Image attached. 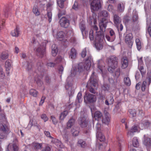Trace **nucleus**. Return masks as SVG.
Wrapping results in <instances>:
<instances>
[{"mask_svg":"<svg viewBox=\"0 0 151 151\" xmlns=\"http://www.w3.org/2000/svg\"><path fill=\"white\" fill-rule=\"evenodd\" d=\"M147 82L146 81H144L143 82L141 86V89L142 91H144L146 87Z\"/></svg>","mask_w":151,"mask_h":151,"instance_id":"nucleus-54","label":"nucleus"},{"mask_svg":"<svg viewBox=\"0 0 151 151\" xmlns=\"http://www.w3.org/2000/svg\"><path fill=\"white\" fill-rule=\"evenodd\" d=\"M96 136L98 139L100 141H104L105 139L104 135L101 132H98L97 133Z\"/></svg>","mask_w":151,"mask_h":151,"instance_id":"nucleus-29","label":"nucleus"},{"mask_svg":"<svg viewBox=\"0 0 151 151\" xmlns=\"http://www.w3.org/2000/svg\"><path fill=\"white\" fill-rule=\"evenodd\" d=\"M93 118L99 122H101L103 118L102 113L100 111H96L93 116Z\"/></svg>","mask_w":151,"mask_h":151,"instance_id":"nucleus-18","label":"nucleus"},{"mask_svg":"<svg viewBox=\"0 0 151 151\" xmlns=\"http://www.w3.org/2000/svg\"><path fill=\"white\" fill-rule=\"evenodd\" d=\"M102 15L103 17L99 23V25L100 30L104 31L106 27V24L109 21V16L107 12L106 11L102 12Z\"/></svg>","mask_w":151,"mask_h":151,"instance_id":"nucleus-5","label":"nucleus"},{"mask_svg":"<svg viewBox=\"0 0 151 151\" xmlns=\"http://www.w3.org/2000/svg\"><path fill=\"white\" fill-rule=\"evenodd\" d=\"M41 118L43 119L45 122L48 120V119L45 114H43L41 116Z\"/></svg>","mask_w":151,"mask_h":151,"instance_id":"nucleus-55","label":"nucleus"},{"mask_svg":"<svg viewBox=\"0 0 151 151\" xmlns=\"http://www.w3.org/2000/svg\"><path fill=\"white\" fill-rule=\"evenodd\" d=\"M102 89L105 92H107L109 90V86L106 83H104L102 86Z\"/></svg>","mask_w":151,"mask_h":151,"instance_id":"nucleus-42","label":"nucleus"},{"mask_svg":"<svg viewBox=\"0 0 151 151\" xmlns=\"http://www.w3.org/2000/svg\"><path fill=\"white\" fill-rule=\"evenodd\" d=\"M101 125L100 124H99L98 122H97L96 125L95 126V128L97 130V133L98 132H100V131L101 129Z\"/></svg>","mask_w":151,"mask_h":151,"instance_id":"nucleus-52","label":"nucleus"},{"mask_svg":"<svg viewBox=\"0 0 151 151\" xmlns=\"http://www.w3.org/2000/svg\"><path fill=\"white\" fill-rule=\"evenodd\" d=\"M65 0H58L57 1V4L61 8H63L64 7V2Z\"/></svg>","mask_w":151,"mask_h":151,"instance_id":"nucleus-44","label":"nucleus"},{"mask_svg":"<svg viewBox=\"0 0 151 151\" xmlns=\"http://www.w3.org/2000/svg\"><path fill=\"white\" fill-rule=\"evenodd\" d=\"M36 124H37V123L35 120H30L27 126V128L28 129H30L32 125L36 126Z\"/></svg>","mask_w":151,"mask_h":151,"instance_id":"nucleus-36","label":"nucleus"},{"mask_svg":"<svg viewBox=\"0 0 151 151\" xmlns=\"http://www.w3.org/2000/svg\"><path fill=\"white\" fill-rule=\"evenodd\" d=\"M132 142L133 145L134 147H137L139 146V143L137 137H134L133 138Z\"/></svg>","mask_w":151,"mask_h":151,"instance_id":"nucleus-41","label":"nucleus"},{"mask_svg":"<svg viewBox=\"0 0 151 151\" xmlns=\"http://www.w3.org/2000/svg\"><path fill=\"white\" fill-rule=\"evenodd\" d=\"M135 42L137 48L138 50H139L142 47V43L139 39H136Z\"/></svg>","mask_w":151,"mask_h":151,"instance_id":"nucleus-33","label":"nucleus"},{"mask_svg":"<svg viewBox=\"0 0 151 151\" xmlns=\"http://www.w3.org/2000/svg\"><path fill=\"white\" fill-rule=\"evenodd\" d=\"M150 125V123L147 120L141 122L139 124L138 127L137 125H134L130 129L127 130V135L128 137H131L134 135V132H139V129L147 128L149 127Z\"/></svg>","mask_w":151,"mask_h":151,"instance_id":"nucleus-3","label":"nucleus"},{"mask_svg":"<svg viewBox=\"0 0 151 151\" xmlns=\"http://www.w3.org/2000/svg\"><path fill=\"white\" fill-rule=\"evenodd\" d=\"M93 61L92 57L90 55H87L84 65L80 63L77 67H73L71 71V76H69L66 80L65 88L66 92L70 96L73 94L76 88L73 81V78L77 73V72H81L84 69L88 70L89 69L91 62Z\"/></svg>","mask_w":151,"mask_h":151,"instance_id":"nucleus-1","label":"nucleus"},{"mask_svg":"<svg viewBox=\"0 0 151 151\" xmlns=\"http://www.w3.org/2000/svg\"><path fill=\"white\" fill-rule=\"evenodd\" d=\"M129 112L130 114V116L133 117L135 116L136 114V111L134 109H130L129 110Z\"/></svg>","mask_w":151,"mask_h":151,"instance_id":"nucleus-46","label":"nucleus"},{"mask_svg":"<svg viewBox=\"0 0 151 151\" xmlns=\"http://www.w3.org/2000/svg\"><path fill=\"white\" fill-rule=\"evenodd\" d=\"M147 79H148L149 83L151 82V72H148L147 73Z\"/></svg>","mask_w":151,"mask_h":151,"instance_id":"nucleus-60","label":"nucleus"},{"mask_svg":"<svg viewBox=\"0 0 151 151\" xmlns=\"http://www.w3.org/2000/svg\"><path fill=\"white\" fill-rule=\"evenodd\" d=\"M68 114V111H65L62 113L60 115L59 119L61 120H63Z\"/></svg>","mask_w":151,"mask_h":151,"instance_id":"nucleus-37","label":"nucleus"},{"mask_svg":"<svg viewBox=\"0 0 151 151\" xmlns=\"http://www.w3.org/2000/svg\"><path fill=\"white\" fill-rule=\"evenodd\" d=\"M8 53L7 52H3L1 55V58L3 60H5L8 58Z\"/></svg>","mask_w":151,"mask_h":151,"instance_id":"nucleus-43","label":"nucleus"},{"mask_svg":"<svg viewBox=\"0 0 151 151\" xmlns=\"http://www.w3.org/2000/svg\"><path fill=\"white\" fill-rule=\"evenodd\" d=\"M122 67L123 68H126L128 66V61L126 58H123L122 60Z\"/></svg>","mask_w":151,"mask_h":151,"instance_id":"nucleus-31","label":"nucleus"},{"mask_svg":"<svg viewBox=\"0 0 151 151\" xmlns=\"http://www.w3.org/2000/svg\"><path fill=\"white\" fill-rule=\"evenodd\" d=\"M51 119L52 120V122L54 124H57V121L54 116H51Z\"/></svg>","mask_w":151,"mask_h":151,"instance_id":"nucleus-56","label":"nucleus"},{"mask_svg":"<svg viewBox=\"0 0 151 151\" xmlns=\"http://www.w3.org/2000/svg\"><path fill=\"white\" fill-rule=\"evenodd\" d=\"M114 22L116 27L119 29V26L121 22L120 17L116 15H114Z\"/></svg>","mask_w":151,"mask_h":151,"instance_id":"nucleus-24","label":"nucleus"},{"mask_svg":"<svg viewBox=\"0 0 151 151\" xmlns=\"http://www.w3.org/2000/svg\"><path fill=\"white\" fill-rule=\"evenodd\" d=\"M101 7L99 0H93L91 4V7L92 10L97 11Z\"/></svg>","mask_w":151,"mask_h":151,"instance_id":"nucleus-11","label":"nucleus"},{"mask_svg":"<svg viewBox=\"0 0 151 151\" xmlns=\"http://www.w3.org/2000/svg\"><path fill=\"white\" fill-rule=\"evenodd\" d=\"M132 38V35L131 33L127 34L125 37V42L129 47H131L133 45Z\"/></svg>","mask_w":151,"mask_h":151,"instance_id":"nucleus-13","label":"nucleus"},{"mask_svg":"<svg viewBox=\"0 0 151 151\" xmlns=\"http://www.w3.org/2000/svg\"><path fill=\"white\" fill-rule=\"evenodd\" d=\"M7 127L5 124H0V131L3 134H5L6 130Z\"/></svg>","mask_w":151,"mask_h":151,"instance_id":"nucleus-40","label":"nucleus"},{"mask_svg":"<svg viewBox=\"0 0 151 151\" xmlns=\"http://www.w3.org/2000/svg\"><path fill=\"white\" fill-rule=\"evenodd\" d=\"M144 140L143 141V144L146 146L147 149L151 148V139L146 136L144 135Z\"/></svg>","mask_w":151,"mask_h":151,"instance_id":"nucleus-17","label":"nucleus"},{"mask_svg":"<svg viewBox=\"0 0 151 151\" xmlns=\"http://www.w3.org/2000/svg\"><path fill=\"white\" fill-rule=\"evenodd\" d=\"M109 33L110 36L108 35H106L105 38L108 41L111 42L114 41L115 39V35L114 32L113 30H110Z\"/></svg>","mask_w":151,"mask_h":151,"instance_id":"nucleus-16","label":"nucleus"},{"mask_svg":"<svg viewBox=\"0 0 151 151\" xmlns=\"http://www.w3.org/2000/svg\"><path fill=\"white\" fill-rule=\"evenodd\" d=\"M82 94L81 93L79 92L77 96V99L79 103H80L82 101V99L81 98Z\"/></svg>","mask_w":151,"mask_h":151,"instance_id":"nucleus-51","label":"nucleus"},{"mask_svg":"<svg viewBox=\"0 0 151 151\" xmlns=\"http://www.w3.org/2000/svg\"><path fill=\"white\" fill-rule=\"evenodd\" d=\"M37 92L34 89H31L30 90V94L34 97H36L37 94Z\"/></svg>","mask_w":151,"mask_h":151,"instance_id":"nucleus-45","label":"nucleus"},{"mask_svg":"<svg viewBox=\"0 0 151 151\" xmlns=\"http://www.w3.org/2000/svg\"><path fill=\"white\" fill-rule=\"evenodd\" d=\"M50 147L48 146H47L44 148L42 151H50Z\"/></svg>","mask_w":151,"mask_h":151,"instance_id":"nucleus-63","label":"nucleus"},{"mask_svg":"<svg viewBox=\"0 0 151 151\" xmlns=\"http://www.w3.org/2000/svg\"><path fill=\"white\" fill-rule=\"evenodd\" d=\"M5 67L7 73L9 74L10 73L9 70L12 68L11 62L10 60H7L5 63Z\"/></svg>","mask_w":151,"mask_h":151,"instance_id":"nucleus-23","label":"nucleus"},{"mask_svg":"<svg viewBox=\"0 0 151 151\" xmlns=\"http://www.w3.org/2000/svg\"><path fill=\"white\" fill-rule=\"evenodd\" d=\"M54 37L58 39L59 40L65 42L66 35L63 31L57 32L56 30H53L52 32Z\"/></svg>","mask_w":151,"mask_h":151,"instance_id":"nucleus-8","label":"nucleus"},{"mask_svg":"<svg viewBox=\"0 0 151 151\" xmlns=\"http://www.w3.org/2000/svg\"><path fill=\"white\" fill-rule=\"evenodd\" d=\"M75 119L73 118H70L67 123V128H72L74 127H76L75 126Z\"/></svg>","mask_w":151,"mask_h":151,"instance_id":"nucleus-21","label":"nucleus"},{"mask_svg":"<svg viewBox=\"0 0 151 151\" xmlns=\"http://www.w3.org/2000/svg\"><path fill=\"white\" fill-rule=\"evenodd\" d=\"M82 35L83 36L86 35L88 34L87 32L85 30V26L83 22H81L79 25Z\"/></svg>","mask_w":151,"mask_h":151,"instance_id":"nucleus-26","label":"nucleus"},{"mask_svg":"<svg viewBox=\"0 0 151 151\" xmlns=\"http://www.w3.org/2000/svg\"><path fill=\"white\" fill-rule=\"evenodd\" d=\"M124 83L127 86H129L131 84V81L129 78L126 77L124 79Z\"/></svg>","mask_w":151,"mask_h":151,"instance_id":"nucleus-48","label":"nucleus"},{"mask_svg":"<svg viewBox=\"0 0 151 151\" xmlns=\"http://www.w3.org/2000/svg\"><path fill=\"white\" fill-rule=\"evenodd\" d=\"M86 55V49H84L82 51L81 56L82 57H85Z\"/></svg>","mask_w":151,"mask_h":151,"instance_id":"nucleus-59","label":"nucleus"},{"mask_svg":"<svg viewBox=\"0 0 151 151\" xmlns=\"http://www.w3.org/2000/svg\"><path fill=\"white\" fill-rule=\"evenodd\" d=\"M84 98V101L86 103H93L96 100V96L92 94H86Z\"/></svg>","mask_w":151,"mask_h":151,"instance_id":"nucleus-10","label":"nucleus"},{"mask_svg":"<svg viewBox=\"0 0 151 151\" xmlns=\"http://www.w3.org/2000/svg\"><path fill=\"white\" fill-rule=\"evenodd\" d=\"M24 68L28 71H29L32 68V64L26 62L24 65Z\"/></svg>","mask_w":151,"mask_h":151,"instance_id":"nucleus-38","label":"nucleus"},{"mask_svg":"<svg viewBox=\"0 0 151 151\" xmlns=\"http://www.w3.org/2000/svg\"><path fill=\"white\" fill-rule=\"evenodd\" d=\"M124 9V4L123 3H121L118 4L117 10L119 12H123Z\"/></svg>","mask_w":151,"mask_h":151,"instance_id":"nucleus-32","label":"nucleus"},{"mask_svg":"<svg viewBox=\"0 0 151 151\" xmlns=\"http://www.w3.org/2000/svg\"><path fill=\"white\" fill-rule=\"evenodd\" d=\"M145 58L146 65L147 68H148L150 67H151V60L148 57Z\"/></svg>","mask_w":151,"mask_h":151,"instance_id":"nucleus-35","label":"nucleus"},{"mask_svg":"<svg viewBox=\"0 0 151 151\" xmlns=\"http://www.w3.org/2000/svg\"><path fill=\"white\" fill-rule=\"evenodd\" d=\"M32 45H33L34 50L37 52L38 55L42 57V55L45 54L46 46L45 42H43V45H40L38 42L33 39L31 41V43L29 45L32 47Z\"/></svg>","mask_w":151,"mask_h":151,"instance_id":"nucleus-4","label":"nucleus"},{"mask_svg":"<svg viewBox=\"0 0 151 151\" xmlns=\"http://www.w3.org/2000/svg\"><path fill=\"white\" fill-rule=\"evenodd\" d=\"M69 57L72 59H75L76 56V50L72 48L69 53Z\"/></svg>","mask_w":151,"mask_h":151,"instance_id":"nucleus-27","label":"nucleus"},{"mask_svg":"<svg viewBox=\"0 0 151 151\" xmlns=\"http://www.w3.org/2000/svg\"><path fill=\"white\" fill-rule=\"evenodd\" d=\"M58 50L57 46L55 45H53L52 46V54L53 56H55L58 52Z\"/></svg>","mask_w":151,"mask_h":151,"instance_id":"nucleus-30","label":"nucleus"},{"mask_svg":"<svg viewBox=\"0 0 151 151\" xmlns=\"http://www.w3.org/2000/svg\"><path fill=\"white\" fill-rule=\"evenodd\" d=\"M19 28L17 27L15 29L11 31V34L13 37H17L19 35Z\"/></svg>","mask_w":151,"mask_h":151,"instance_id":"nucleus-28","label":"nucleus"},{"mask_svg":"<svg viewBox=\"0 0 151 151\" xmlns=\"http://www.w3.org/2000/svg\"><path fill=\"white\" fill-rule=\"evenodd\" d=\"M45 97L43 96L42 97V98L41 99L40 101V102L39 105L42 106V104L44 102V101H45Z\"/></svg>","mask_w":151,"mask_h":151,"instance_id":"nucleus-61","label":"nucleus"},{"mask_svg":"<svg viewBox=\"0 0 151 151\" xmlns=\"http://www.w3.org/2000/svg\"><path fill=\"white\" fill-rule=\"evenodd\" d=\"M32 11L33 13L36 15L38 16L40 14V12L38 10V7L34 6L33 8Z\"/></svg>","mask_w":151,"mask_h":151,"instance_id":"nucleus-39","label":"nucleus"},{"mask_svg":"<svg viewBox=\"0 0 151 151\" xmlns=\"http://www.w3.org/2000/svg\"><path fill=\"white\" fill-rule=\"evenodd\" d=\"M60 24L61 26L66 28L68 26L69 22L66 18L63 17L60 20Z\"/></svg>","mask_w":151,"mask_h":151,"instance_id":"nucleus-19","label":"nucleus"},{"mask_svg":"<svg viewBox=\"0 0 151 151\" xmlns=\"http://www.w3.org/2000/svg\"><path fill=\"white\" fill-rule=\"evenodd\" d=\"M90 85L91 88L90 89V91L93 93H95L94 89H96L98 86L97 78L93 72L90 77Z\"/></svg>","mask_w":151,"mask_h":151,"instance_id":"nucleus-6","label":"nucleus"},{"mask_svg":"<svg viewBox=\"0 0 151 151\" xmlns=\"http://www.w3.org/2000/svg\"><path fill=\"white\" fill-rule=\"evenodd\" d=\"M35 81H36L37 83L39 86H40L42 84V82L41 81V80L39 79H35Z\"/></svg>","mask_w":151,"mask_h":151,"instance_id":"nucleus-62","label":"nucleus"},{"mask_svg":"<svg viewBox=\"0 0 151 151\" xmlns=\"http://www.w3.org/2000/svg\"><path fill=\"white\" fill-rule=\"evenodd\" d=\"M129 17H125L124 19V22L125 24H133L137 23V14H135L134 15L132 18V20H130L129 19Z\"/></svg>","mask_w":151,"mask_h":151,"instance_id":"nucleus-12","label":"nucleus"},{"mask_svg":"<svg viewBox=\"0 0 151 151\" xmlns=\"http://www.w3.org/2000/svg\"><path fill=\"white\" fill-rule=\"evenodd\" d=\"M108 71L110 72H113L117 66L116 58L114 56L110 57L108 60Z\"/></svg>","mask_w":151,"mask_h":151,"instance_id":"nucleus-7","label":"nucleus"},{"mask_svg":"<svg viewBox=\"0 0 151 151\" xmlns=\"http://www.w3.org/2000/svg\"><path fill=\"white\" fill-rule=\"evenodd\" d=\"M138 68L140 72L141 75L142 76H143L145 74V72L144 69L143 67L142 66V64L143 63L142 60V58H141L139 59H138Z\"/></svg>","mask_w":151,"mask_h":151,"instance_id":"nucleus-20","label":"nucleus"},{"mask_svg":"<svg viewBox=\"0 0 151 151\" xmlns=\"http://www.w3.org/2000/svg\"><path fill=\"white\" fill-rule=\"evenodd\" d=\"M78 8V3L77 2L75 1L73 5V8L76 10H77Z\"/></svg>","mask_w":151,"mask_h":151,"instance_id":"nucleus-58","label":"nucleus"},{"mask_svg":"<svg viewBox=\"0 0 151 151\" xmlns=\"http://www.w3.org/2000/svg\"><path fill=\"white\" fill-rule=\"evenodd\" d=\"M148 32L150 36L151 37V24L148 28Z\"/></svg>","mask_w":151,"mask_h":151,"instance_id":"nucleus-64","label":"nucleus"},{"mask_svg":"<svg viewBox=\"0 0 151 151\" xmlns=\"http://www.w3.org/2000/svg\"><path fill=\"white\" fill-rule=\"evenodd\" d=\"M78 144L82 147H85L86 145L85 142L81 139H80L78 141Z\"/></svg>","mask_w":151,"mask_h":151,"instance_id":"nucleus-47","label":"nucleus"},{"mask_svg":"<svg viewBox=\"0 0 151 151\" xmlns=\"http://www.w3.org/2000/svg\"><path fill=\"white\" fill-rule=\"evenodd\" d=\"M94 29L96 31V34L95 36V46L97 50H101L103 47V40L104 38V34L102 30L97 31L98 29V27L96 25L94 26Z\"/></svg>","mask_w":151,"mask_h":151,"instance_id":"nucleus-2","label":"nucleus"},{"mask_svg":"<svg viewBox=\"0 0 151 151\" xmlns=\"http://www.w3.org/2000/svg\"><path fill=\"white\" fill-rule=\"evenodd\" d=\"M89 37L91 40H92L93 39V32L92 30H91L89 32Z\"/></svg>","mask_w":151,"mask_h":151,"instance_id":"nucleus-50","label":"nucleus"},{"mask_svg":"<svg viewBox=\"0 0 151 151\" xmlns=\"http://www.w3.org/2000/svg\"><path fill=\"white\" fill-rule=\"evenodd\" d=\"M109 114L108 113H106L104 116H103L101 121L103 123L108 124L110 122Z\"/></svg>","mask_w":151,"mask_h":151,"instance_id":"nucleus-22","label":"nucleus"},{"mask_svg":"<svg viewBox=\"0 0 151 151\" xmlns=\"http://www.w3.org/2000/svg\"><path fill=\"white\" fill-rule=\"evenodd\" d=\"M88 119L86 116H81L79 119V123L82 127H87L88 123Z\"/></svg>","mask_w":151,"mask_h":151,"instance_id":"nucleus-15","label":"nucleus"},{"mask_svg":"<svg viewBox=\"0 0 151 151\" xmlns=\"http://www.w3.org/2000/svg\"><path fill=\"white\" fill-rule=\"evenodd\" d=\"M45 135L47 137H49L52 139L51 142H52L54 143L58 147L63 148L64 147V146L61 143V142L57 139L53 138L50 135V134L49 132L45 131L44 132Z\"/></svg>","mask_w":151,"mask_h":151,"instance_id":"nucleus-9","label":"nucleus"},{"mask_svg":"<svg viewBox=\"0 0 151 151\" xmlns=\"http://www.w3.org/2000/svg\"><path fill=\"white\" fill-rule=\"evenodd\" d=\"M33 148L36 150H37L41 148L42 144L37 143H34L32 144Z\"/></svg>","mask_w":151,"mask_h":151,"instance_id":"nucleus-34","label":"nucleus"},{"mask_svg":"<svg viewBox=\"0 0 151 151\" xmlns=\"http://www.w3.org/2000/svg\"><path fill=\"white\" fill-rule=\"evenodd\" d=\"M71 132L73 136H77L79 133V128L77 127H73L71 129Z\"/></svg>","mask_w":151,"mask_h":151,"instance_id":"nucleus-25","label":"nucleus"},{"mask_svg":"<svg viewBox=\"0 0 151 151\" xmlns=\"http://www.w3.org/2000/svg\"><path fill=\"white\" fill-rule=\"evenodd\" d=\"M47 16L49 18V22H50L52 20V13L51 12H48L47 13Z\"/></svg>","mask_w":151,"mask_h":151,"instance_id":"nucleus-57","label":"nucleus"},{"mask_svg":"<svg viewBox=\"0 0 151 151\" xmlns=\"http://www.w3.org/2000/svg\"><path fill=\"white\" fill-rule=\"evenodd\" d=\"M97 68L100 70L104 77L103 74L105 73L106 70L105 68L104 63L102 60H99L97 61Z\"/></svg>","mask_w":151,"mask_h":151,"instance_id":"nucleus-14","label":"nucleus"},{"mask_svg":"<svg viewBox=\"0 0 151 151\" xmlns=\"http://www.w3.org/2000/svg\"><path fill=\"white\" fill-rule=\"evenodd\" d=\"M64 60L63 59L61 56H58L55 60V62L56 63L63 61Z\"/></svg>","mask_w":151,"mask_h":151,"instance_id":"nucleus-53","label":"nucleus"},{"mask_svg":"<svg viewBox=\"0 0 151 151\" xmlns=\"http://www.w3.org/2000/svg\"><path fill=\"white\" fill-rule=\"evenodd\" d=\"M5 76V73L3 71L2 68L0 67V78L2 79Z\"/></svg>","mask_w":151,"mask_h":151,"instance_id":"nucleus-49","label":"nucleus"}]
</instances>
